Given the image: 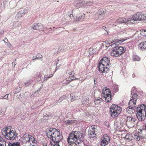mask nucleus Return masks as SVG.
Listing matches in <instances>:
<instances>
[{
  "mask_svg": "<svg viewBox=\"0 0 146 146\" xmlns=\"http://www.w3.org/2000/svg\"><path fill=\"white\" fill-rule=\"evenodd\" d=\"M84 135L83 133L77 131H72L69 135L67 141L69 146H76L77 144H83L86 145L84 140Z\"/></svg>",
  "mask_w": 146,
  "mask_h": 146,
  "instance_id": "1",
  "label": "nucleus"
},
{
  "mask_svg": "<svg viewBox=\"0 0 146 146\" xmlns=\"http://www.w3.org/2000/svg\"><path fill=\"white\" fill-rule=\"evenodd\" d=\"M126 40L125 39H120L117 42L112 44L111 45V46H113L114 44L116 45L112 48L111 52V56L115 57H119L125 52L126 50L125 47L118 45V44H121Z\"/></svg>",
  "mask_w": 146,
  "mask_h": 146,
  "instance_id": "2",
  "label": "nucleus"
},
{
  "mask_svg": "<svg viewBox=\"0 0 146 146\" xmlns=\"http://www.w3.org/2000/svg\"><path fill=\"white\" fill-rule=\"evenodd\" d=\"M110 60L107 57H104L102 58L98 64V70L101 73H106L109 69L107 66L109 65Z\"/></svg>",
  "mask_w": 146,
  "mask_h": 146,
  "instance_id": "3",
  "label": "nucleus"
},
{
  "mask_svg": "<svg viewBox=\"0 0 146 146\" xmlns=\"http://www.w3.org/2000/svg\"><path fill=\"white\" fill-rule=\"evenodd\" d=\"M146 107L144 104H142L137 108L136 116L139 121H144L146 117Z\"/></svg>",
  "mask_w": 146,
  "mask_h": 146,
  "instance_id": "4",
  "label": "nucleus"
},
{
  "mask_svg": "<svg viewBox=\"0 0 146 146\" xmlns=\"http://www.w3.org/2000/svg\"><path fill=\"white\" fill-rule=\"evenodd\" d=\"M122 111L121 108L115 104L111 105L110 108V113L111 116L113 118H117L120 113Z\"/></svg>",
  "mask_w": 146,
  "mask_h": 146,
  "instance_id": "5",
  "label": "nucleus"
},
{
  "mask_svg": "<svg viewBox=\"0 0 146 146\" xmlns=\"http://www.w3.org/2000/svg\"><path fill=\"white\" fill-rule=\"evenodd\" d=\"M18 134L16 133L15 130H13L11 128L9 129L8 133L6 134L5 135L7 139L9 140H13L17 136Z\"/></svg>",
  "mask_w": 146,
  "mask_h": 146,
  "instance_id": "6",
  "label": "nucleus"
},
{
  "mask_svg": "<svg viewBox=\"0 0 146 146\" xmlns=\"http://www.w3.org/2000/svg\"><path fill=\"white\" fill-rule=\"evenodd\" d=\"M55 133H57V134L54 135V134L51 139L54 143H59L62 139L63 136L62 135H61L60 133V132L57 130L55 131Z\"/></svg>",
  "mask_w": 146,
  "mask_h": 146,
  "instance_id": "7",
  "label": "nucleus"
},
{
  "mask_svg": "<svg viewBox=\"0 0 146 146\" xmlns=\"http://www.w3.org/2000/svg\"><path fill=\"white\" fill-rule=\"evenodd\" d=\"M57 130L56 128H49L46 129V133L47 137L48 138L51 139L52 137L53 136V135L57 134L55 133V131Z\"/></svg>",
  "mask_w": 146,
  "mask_h": 146,
  "instance_id": "8",
  "label": "nucleus"
},
{
  "mask_svg": "<svg viewBox=\"0 0 146 146\" xmlns=\"http://www.w3.org/2000/svg\"><path fill=\"white\" fill-rule=\"evenodd\" d=\"M141 13L137 12L135 14L133 15L132 18H129L130 19V24H134L135 21H140V17L141 16Z\"/></svg>",
  "mask_w": 146,
  "mask_h": 146,
  "instance_id": "9",
  "label": "nucleus"
},
{
  "mask_svg": "<svg viewBox=\"0 0 146 146\" xmlns=\"http://www.w3.org/2000/svg\"><path fill=\"white\" fill-rule=\"evenodd\" d=\"M96 126L92 125L91 126L90 128H89L88 131V134L89 135V137L90 138H95L96 137L95 135V130H96Z\"/></svg>",
  "mask_w": 146,
  "mask_h": 146,
  "instance_id": "10",
  "label": "nucleus"
},
{
  "mask_svg": "<svg viewBox=\"0 0 146 146\" xmlns=\"http://www.w3.org/2000/svg\"><path fill=\"white\" fill-rule=\"evenodd\" d=\"M130 19L124 18H120L118 19H117L116 21L117 23H119V24H121L122 23H125L127 25H130V22H131Z\"/></svg>",
  "mask_w": 146,
  "mask_h": 146,
  "instance_id": "11",
  "label": "nucleus"
},
{
  "mask_svg": "<svg viewBox=\"0 0 146 146\" xmlns=\"http://www.w3.org/2000/svg\"><path fill=\"white\" fill-rule=\"evenodd\" d=\"M85 18V15L83 13H80L76 16V19H74L73 21L79 22L83 21Z\"/></svg>",
  "mask_w": 146,
  "mask_h": 146,
  "instance_id": "12",
  "label": "nucleus"
},
{
  "mask_svg": "<svg viewBox=\"0 0 146 146\" xmlns=\"http://www.w3.org/2000/svg\"><path fill=\"white\" fill-rule=\"evenodd\" d=\"M29 135L26 133L21 138V141L23 143H27L29 142Z\"/></svg>",
  "mask_w": 146,
  "mask_h": 146,
  "instance_id": "13",
  "label": "nucleus"
},
{
  "mask_svg": "<svg viewBox=\"0 0 146 146\" xmlns=\"http://www.w3.org/2000/svg\"><path fill=\"white\" fill-rule=\"evenodd\" d=\"M136 119L133 117H127L126 119V122L132 125H134Z\"/></svg>",
  "mask_w": 146,
  "mask_h": 146,
  "instance_id": "14",
  "label": "nucleus"
},
{
  "mask_svg": "<svg viewBox=\"0 0 146 146\" xmlns=\"http://www.w3.org/2000/svg\"><path fill=\"white\" fill-rule=\"evenodd\" d=\"M11 129V126H8L6 128H3L1 129V135H3V137L4 138L6 139V137L5 136L6 134L8 133L9 129Z\"/></svg>",
  "mask_w": 146,
  "mask_h": 146,
  "instance_id": "15",
  "label": "nucleus"
},
{
  "mask_svg": "<svg viewBox=\"0 0 146 146\" xmlns=\"http://www.w3.org/2000/svg\"><path fill=\"white\" fill-rule=\"evenodd\" d=\"M74 5L76 7H80L82 6H84V1H75L74 3Z\"/></svg>",
  "mask_w": 146,
  "mask_h": 146,
  "instance_id": "16",
  "label": "nucleus"
},
{
  "mask_svg": "<svg viewBox=\"0 0 146 146\" xmlns=\"http://www.w3.org/2000/svg\"><path fill=\"white\" fill-rule=\"evenodd\" d=\"M138 98V96L137 94L136 93H134L132 95L131 97V99L129 102V104H132L133 102V101H135L136 102Z\"/></svg>",
  "mask_w": 146,
  "mask_h": 146,
  "instance_id": "17",
  "label": "nucleus"
},
{
  "mask_svg": "<svg viewBox=\"0 0 146 146\" xmlns=\"http://www.w3.org/2000/svg\"><path fill=\"white\" fill-rule=\"evenodd\" d=\"M112 95L111 93H109L108 94L105 95V96H102V97L104 98L105 100V102H108L111 101L112 100Z\"/></svg>",
  "mask_w": 146,
  "mask_h": 146,
  "instance_id": "18",
  "label": "nucleus"
},
{
  "mask_svg": "<svg viewBox=\"0 0 146 146\" xmlns=\"http://www.w3.org/2000/svg\"><path fill=\"white\" fill-rule=\"evenodd\" d=\"M138 132L139 134L143 135L146 134V125L141 127L138 129Z\"/></svg>",
  "mask_w": 146,
  "mask_h": 146,
  "instance_id": "19",
  "label": "nucleus"
},
{
  "mask_svg": "<svg viewBox=\"0 0 146 146\" xmlns=\"http://www.w3.org/2000/svg\"><path fill=\"white\" fill-rule=\"evenodd\" d=\"M96 45H94L92 47L90 48L89 51H90V53L91 54H93L95 53H97L96 52V48H97V47L96 46Z\"/></svg>",
  "mask_w": 146,
  "mask_h": 146,
  "instance_id": "20",
  "label": "nucleus"
},
{
  "mask_svg": "<svg viewBox=\"0 0 146 146\" xmlns=\"http://www.w3.org/2000/svg\"><path fill=\"white\" fill-rule=\"evenodd\" d=\"M109 93H111L109 89H107L106 88H105L104 89L103 88L102 90V96H105V95L108 94Z\"/></svg>",
  "mask_w": 146,
  "mask_h": 146,
  "instance_id": "21",
  "label": "nucleus"
},
{
  "mask_svg": "<svg viewBox=\"0 0 146 146\" xmlns=\"http://www.w3.org/2000/svg\"><path fill=\"white\" fill-rule=\"evenodd\" d=\"M106 10L105 9H99L97 12L98 15L102 16L104 15L106 13Z\"/></svg>",
  "mask_w": 146,
  "mask_h": 146,
  "instance_id": "22",
  "label": "nucleus"
},
{
  "mask_svg": "<svg viewBox=\"0 0 146 146\" xmlns=\"http://www.w3.org/2000/svg\"><path fill=\"white\" fill-rule=\"evenodd\" d=\"M138 47L141 49H146V41L141 42L139 45Z\"/></svg>",
  "mask_w": 146,
  "mask_h": 146,
  "instance_id": "23",
  "label": "nucleus"
},
{
  "mask_svg": "<svg viewBox=\"0 0 146 146\" xmlns=\"http://www.w3.org/2000/svg\"><path fill=\"white\" fill-rule=\"evenodd\" d=\"M29 142L28 143H35L36 142V141L35 140V139L32 135H29Z\"/></svg>",
  "mask_w": 146,
  "mask_h": 146,
  "instance_id": "24",
  "label": "nucleus"
},
{
  "mask_svg": "<svg viewBox=\"0 0 146 146\" xmlns=\"http://www.w3.org/2000/svg\"><path fill=\"white\" fill-rule=\"evenodd\" d=\"M94 1H84V6L92 5L94 4Z\"/></svg>",
  "mask_w": 146,
  "mask_h": 146,
  "instance_id": "25",
  "label": "nucleus"
},
{
  "mask_svg": "<svg viewBox=\"0 0 146 146\" xmlns=\"http://www.w3.org/2000/svg\"><path fill=\"white\" fill-rule=\"evenodd\" d=\"M125 137L127 141H129L132 140L133 138L132 135L129 133L126 134Z\"/></svg>",
  "mask_w": 146,
  "mask_h": 146,
  "instance_id": "26",
  "label": "nucleus"
},
{
  "mask_svg": "<svg viewBox=\"0 0 146 146\" xmlns=\"http://www.w3.org/2000/svg\"><path fill=\"white\" fill-rule=\"evenodd\" d=\"M102 139L104 140L106 142L108 141L110 142V139L109 137L107 135H104L103 137L102 138Z\"/></svg>",
  "mask_w": 146,
  "mask_h": 146,
  "instance_id": "27",
  "label": "nucleus"
},
{
  "mask_svg": "<svg viewBox=\"0 0 146 146\" xmlns=\"http://www.w3.org/2000/svg\"><path fill=\"white\" fill-rule=\"evenodd\" d=\"M132 59L134 61H139L141 60V58L139 56L136 55L134 54L132 56Z\"/></svg>",
  "mask_w": 146,
  "mask_h": 146,
  "instance_id": "28",
  "label": "nucleus"
},
{
  "mask_svg": "<svg viewBox=\"0 0 146 146\" xmlns=\"http://www.w3.org/2000/svg\"><path fill=\"white\" fill-rule=\"evenodd\" d=\"M8 146H20V143L19 142L11 143L9 142L8 143Z\"/></svg>",
  "mask_w": 146,
  "mask_h": 146,
  "instance_id": "29",
  "label": "nucleus"
},
{
  "mask_svg": "<svg viewBox=\"0 0 146 146\" xmlns=\"http://www.w3.org/2000/svg\"><path fill=\"white\" fill-rule=\"evenodd\" d=\"M6 142L2 137H0V146H6Z\"/></svg>",
  "mask_w": 146,
  "mask_h": 146,
  "instance_id": "30",
  "label": "nucleus"
},
{
  "mask_svg": "<svg viewBox=\"0 0 146 146\" xmlns=\"http://www.w3.org/2000/svg\"><path fill=\"white\" fill-rule=\"evenodd\" d=\"M36 79L37 81H40L41 79V75L40 72H38L36 74Z\"/></svg>",
  "mask_w": 146,
  "mask_h": 146,
  "instance_id": "31",
  "label": "nucleus"
},
{
  "mask_svg": "<svg viewBox=\"0 0 146 146\" xmlns=\"http://www.w3.org/2000/svg\"><path fill=\"white\" fill-rule=\"evenodd\" d=\"M141 16L140 17V21H141L144 22L146 21V14H143L141 13Z\"/></svg>",
  "mask_w": 146,
  "mask_h": 146,
  "instance_id": "32",
  "label": "nucleus"
},
{
  "mask_svg": "<svg viewBox=\"0 0 146 146\" xmlns=\"http://www.w3.org/2000/svg\"><path fill=\"white\" fill-rule=\"evenodd\" d=\"M110 142H108V141L106 142L105 141H104V140H102L101 139V145L102 146H105L106 145H107Z\"/></svg>",
  "mask_w": 146,
  "mask_h": 146,
  "instance_id": "33",
  "label": "nucleus"
},
{
  "mask_svg": "<svg viewBox=\"0 0 146 146\" xmlns=\"http://www.w3.org/2000/svg\"><path fill=\"white\" fill-rule=\"evenodd\" d=\"M72 120H66L64 121V123L66 125H70L72 124L73 123Z\"/></svg>",
  "mask_w": 146,
  "mask_h": 146,
  "instance_id": "34",
  "label": "nucleus"
},
{
  "mask_svg": "<svg viewBox=\"0 0 146 146\" xmlns=\"http://www.w3.org/2000/svg\"><path fill=\"white\" fill-rule=\"evenodd\" d=\"M53 76V74H50V75H45L44 76V81L45 80H47L49 78H50L52 77Z\"/></svg>",
  "mask_w": 146,
  "mask_h": 146,
  "instance_id": "35",
  "label": "nucleus"
},
{
  "mask_svg": "<svg viewBox=\"0 0 146 146\" xmlns=\"http://www.w3.org/2000/svg\"><path fill=\"white\" fill-rule=\"evenodd\" d=\"M128 108H126V111L128 112V113L132 114L133 113L135 112V110H128Z\"/></svg>",
  "mask_w": 146,
  "mask_h": 146,
  "instance_id": "36",
  "label": "nucleus"
},
{
  "mask_svg": "<svg viewBox=\"0 0 146 146\" xmlns=\"http://www.w3.org/2000/svg\"><path fill=\"white\" fill-rule=\"evenodd\" d=\"M66 96H62L60 97L58 100H57V103L58 102V103L61 102L62 100L65 98Z\"/></svg>",
  "mask_w": 146,
  "mask_h": 146,
  "instance_id": "37",
  "label": "nucleus"
},
{
  "mask_svg": "<svg viewBox=\"0 0 146 146\" xmlns=\"http://www.w3.org/2000/svg\"><path fill=\"white\" fill-rule=\"evenodd\" d=\"M36 27L37 28V30H39L41 29V27H42V25L40 23H38L36 24Z\"/></svg>",
  "mask_w": 146,
  "mask_h": 146,
  "instance_id": "38",
  "label": "nucleus"
},
{
  "mask_svg": "<svg viewBox=\"0 0 146 146\" xmlns=\"http://www.w3.org/2000/svg\"><path fill=\"white\" fill-rule=\"evenodd\" d=\"M141 34L144 36H146V30L142 29L141 30Z\"/></svg>",
  "mask_w": 146,
  "mask_h": 146,
  "instance_id": "39",
  "label": "nucleus"
},
{
  "mask_svg": "<svg viewBox=\"0 0 146 146\" xmlns=\"http://www.w3.org/2000/svg\"><path fill=\"white\" fill-rule=\"evenodd\" d=\"M74 72L73 71H71L69 73V75L70 76L69 77L70 78H74Z\"/></svg>",
  "mask_w": 146,
  "mask_h": 146,
  "instance_id": "40",
  "label": "nucleus"
},
{
  "mask_svg": "<svg viewBox=\"0 0 146 146\" xmlns=\"http://www.w3.org/2000/svg\"><path fill=\"white\" fill-rule=\"evenodd\" d=\"M102 29L105 31H106V33H104L105 35H108V32L106 30V27L103 26L102 27Z\"/></svg>",
  "mask_w": 146,
  "mask_h": 146,
  "instance_id": "41",
  "label": "nucleus"
},
{
  "mask_svg": "<svg viewBox=\"0 0 146 146\" xmlns=\"http://www.w3.org/2000/svg\"><path fill=\"white\" fill-rule=\"evenodd\" d=\"M102 100V99L100 98V99H97L96 100H94V102L96 104H100V103L101 100Z\"/></svg>",
  "mask_w": 146,
  "mask_h": 146,
  "instance_id": "42",
  "label": "nucleus"
},
{
  "mask_svg": "<svg viewBox=\"0 0 146 146\" xmlns=\"http://www.w3.org/2000/svg\"><path fill=\"white\" fill-rule=\"evenodd\" d=\"M70 79V80H67L66 84H69L70 82H71V81H72V80H75L78 79V78H71Z\"/></svg>",
  "mask_w": 146,
  "mask_h": 146,
  "instance_id": "43",
  "label": "nucleus"
},
{
  "mask_svg": "<svg viewBox=\"0 0 146 146\" xmlns=\"http://www.w3.org/2000/svg\"><path fill=\"white\" fill-rule=\"evenodd\" d=\"M137 90L135 87H133L131 91V92L132 94L133 93H134L135 91L136 92L137 91Z\"/></svg>",
  "mask_w": 146,
  "mask_h": 146,
  "instance_id": "44",
  "label": "nucleus"
},
{
  "mask_svg": "<svg viewBox=\"0 0 146 146\" xmlns=\"http://www.w3.org/2000/svg\"><path fill=\"white\" fill-rule=\"evenodd\" d=\"M8 95L9 94H7L5 95L4 96H2L1 97V98L2 99H5L6 100H8Z\"/></svg>",
  "mask_w": 146,
  "mask_h": 146,
  "instance_id": "45",
  "label": "nucleus"
},
{
  "mask_svg": "<svg viewBox=\"0 0 146 146\" xmlns=\"http://www.w3.org/2000/svg\"><path fill=\"white\" fill-rule=\"evenodd\" d=\"M129 106L128 107V110H134V108H133V105H132V104H129V102L128 104Z\"/></svg>",
  "mask_w": 146,
  "mask_h": 146,
  "instance_id": "46",
  "label": "nucleus"
},
{
  "mask_svg": "<svg viewBox=\"0 0 146 146\" xmlns=\"http://www.w3.org/2000/svg\"><path fill=\"white\" fill-rule=\"evenodd\" d=\"M69 18H70L71 19V21L72 22H75V21H73V20H74V16L72 15V14H71V15H70L69 16Z\"/></svg>",
  "mask_w": 146,
  "mask_h": 146,
  "instance_id": "47",
  "label": "nucleus"
},
{
  "mask_svg": "<svg viewBox=\"0 0 146 146\" xmlns=\"http://www.w3.org/2000/svg\"><path fill=\"white\" fill-rule=\"evenodd\" d=\"M42 57V55L40 53H38L36 56V58H40Z\"/></svg>",
  "mask_w": 146,
  "mask_h": 146,
  "instance_id": "48",
  "label": "nucleus"
},
{
  "mask_svg": "<svg viewBox=\"0 0 146 146\" xmlns=\"http://www.w3.org/2000/svg\"><path fill=\"white\" fill-rule=\"evenodd\" d=\"M21 90V88H17L16 89L15 91H14V93L15 94H16L19 92Z\"/></svg>",
  "mask_w": 146,
  "mask_h": 146,
  "instance_id": "49",
  "label": "nucleus"
},
{
  "mask_svg": "<svg viewBox=\"0 0 146 146\" xmlns=\"http://www.w3.org/2000/svg\"><path fill=\"white\" fill-rule=\"evenodd\" d=\"M134 139L137 141H139L140 140L139 136L137 135H134Z\"/></svg>",
  "mask_w": 146,
  "mask_h": 146,
  "instance_id": "50",
  "label": "nucleus"
},
{
  "mask_svg": "<svg viewBox=\"0 0 146 146\" xmlns=\"http://www.w3.org/2000/svg\"><path fill=\"white\" fill-rule=\"evenodd\" d=\"M50 116L48 114L44 115V118L45 119H49Z\"/></svg>",
  "mask_w": 146,
  "mask_h": 146,
  "instance_id": "51",
  "label": "nucleus"
},
{
  "mask_svg": "<svg viewBox=\"0 0 146 146\" xmlns=\"http://www.w3.org/2000/svg\"><path fill=\"white\" fill-rule=\"evenodd\" d=\"M18 13H19V14H25V13L23 11V9H22L20 11H19Z\"/></svg>",
  "mask_w": 146,
  "mask_h": 146,
  "instance_id": "52",
  "label": "nucleus"
},
{
  "mask_svg": "<svg viewBox=\"0 0 146 146\" xmlns=\"http://www.w3.org/2000/svg\"><path fill=\"white\" fill-rule=\"evenodd\" d=\"M32 28L34 30H37V28L36 27V24H34L32 25Z\"/></svg>",
  "mask_w": 146,
  "mask_h": 146,
  "instance_id": "53",
  "label": "nucleus"
},
{
  "mask_svg": "<svg viewBox=\"0 0 146 146\" xmlns=\"http://www.w3.org/2000/svg\"><path fill=\"white\" fill-rule=\"evenodd\" d=\"M133 102L132 104V105H133V108H135L136 107V102H135V101H133Z\"/></svg>",
  "mask_w": 146,
  "mask_h": 146,
  "instance_id": "54",
  "label": "nucleus"
},
{
  "mask_svg": "<svg viewBox=\"0 0 146 146\" xmlns=\"http://www.w3.org/2000/svg\"><path fill=\"white\" fill-rule=\"evenodd\" d=\"M31 84V83L30 82H26V83H25V87H27V86L29 85L30 84Z\"/></svg>",
  "mask_w": 146,
  "mask_h": 146,
  "instance_id": "55",
  "label": "nucleus"
},
{
  "mask_svg": "<svg viewBox=\"0 0 146 146\" xmlns=\"http://www.w3.org/2000/svg\"><path fill=\"white\" fill-rule=\"evenodd\" d=\"M22 17V14H19V13H18L17 14V15L16 16V17L17 18L21 17Z\"/></svg>",
  "mask_w": 146,
  "mask_h": 146,
  "instance_id": "56",
  "label": "nucleus"
},
{
  "mask_svg": "<svg viewBox=\"0 0 146 146\" xmlns=\"http://www.w3.org/2000/svg\"><path fill=\"white\" fill-rule=\"evenodd\" d=\"M76 97L75 96H72L71 98L72 101H73L76 100Z\"/></svg>",
  "mask_w": 146,
  "mask_h": 146,
  "instance_id": "57",
  "label": "nucleus"
},
{
  "mask_svg": "<svg viewBox=\"0 0 146 146\" xmlns=\"http://www.w3.org/2000/svg\"><path fill=\"white\" fill-rule=\"evenodd\" d=\"M55 144H54L53 146H60L59 143H54Z\"/></svg>",
  "mask_w": 146,
  "mask_h": 146,
  "instance_id": "58",
  "label": "nucleus"
},
{
  "mask_svg": "<svg viewBox=\"0 0 146 146\" xmlns=\"http://www.w3.org/2000/svg\"><path fill=\"white\" fill-rule=\"evenodd\" d=\"M114 87L116 88V89L115 90V92H116L118 90V89L117 88L118 87L117 86H114Z\"/></svg>",
  "mask_w": 146,
  "mask_h": 146,
  "instance_id": "59",
  "label": "nucleus"
},
{
  "mask_svg": "<svg viewBox=\"0 0 146 146\" xmlns=\"http://www.w3.org/2000/svg\"><path fill=\"white\" fill-rule=\"evenodd\" d=\"M28 11L27 9H25L24 10L23 9V11L24 12V13H25V14L26 13H27Z\"/></svg>",
  "mask_w": 146,
  "mask_h": 146,
  "instance_id": "60",
  "label": "nucleus"
},
{
  "mask_svg": "<svg viewBox=\"0 0 146 146\" xmlns=\"http://www.w3.org/2000/svg\"><path fill=\"white\" fill-rule=\"evenodd\" d=\"M94 84H96V82L97 81V78H94Z\"/></svg>",
  "mask_w": 146,
  "mask_h": 146,
  "instance_id": "61",
  "label": "nucleus"
},
{
  "mask_svg": "<svg viewBox=\"0 0 146 146\" xmlns=\"http://www.w3.org/2000/svg\"><path fill=\"white\" fill-rule=\"evenodd\" d=\"M71 13H72V11H71V12H68V17H69V16L70 15H71Z\"/></svg>",
  "mask_w": 146,
  "mask_h": 146,
  "instance_id": "62",
  "label": "nucleus"
},
{
  "mask_svg": "<svg viewBox=\"0 0 146 146\" xmlns=\"http://www.w3.org/2000/svg\"><path fill=\"white\" fill-rule=\"evenodd\" d=\"M3 31L2 30H0V35L3 33Z\"/></svg>",
  "mask_w": 146,
  "mask_h": 146,
  "instance_id": "63",
  "label": "nucleus"
},
{
  "mask_svg": "<svg viewBox=\"0 0 146 146\" xmlns=\"http://www.w3.org/2000/svg\"><path fill=\"white\" fill-rule=\"evenodd\" d=\"M103 44H102L100 45H97V46H100V47H102V46H103Z\"/></svg>",
  "mask_w": 146,
  "mask_h": 146,
  "instance_id": "64",
  "label": "nucleus"
}]
</instances>
